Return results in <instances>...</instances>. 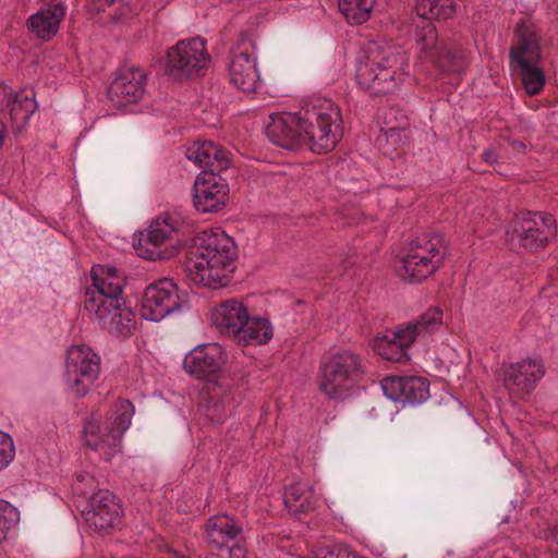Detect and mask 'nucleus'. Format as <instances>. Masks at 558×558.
<instances>
[{"label": "nucleus", "instance_id": "nucleus-32", "mask_svg": "<svg viewBox=\"0 0 558 558\" xmlns=\"http://www.w3.org/2000/svg\"><path fill=\"white\" fill-rule=\"evenodd\" d=\"M405 331L399 327L391 335H386L383 340L377 343L378 353L388 361L403 363L409 361L408 349L413 343H405Z\"/></svg>", "mask_w": 558, "mask_h": 558}, {"label": "nucleus", "instance_id": "nucleus-23", "mask_svg": "<svg viewBox=\"0 0 558 558\" xmlns=\"http://www.w3.org/2000/svg\"><path fill=\"white\" fill-rule=\"evenodd\" d=\"M246 306L235 299L221 302L213 313V322L221 335L235 341L248 318Z\"/></svg>", "mask_w": 558, "mask_h": 558}, {"label": "nucleus", "instance_id": "nucleus-50", "mask_svg": "<svg viewBox=\"0 0 558 558\" xmlns=\"http://www.w3.org/2000/svg\"><path fill=\"white\" fill-rule=\"evenodd\" d=\"M268 178L271 180L275 178V174H270Z\"/></svg>", "mask_w": 558, "mask_h": 558}, {"label": "nucleus", "instance_id": "nucleus-14", "mask_svg": "<svg viewBox=\"0 0 558 558\" xmlns=\"http://www.w3.org/2000/svg\"><path fill=\"white\" fill-rule=\"evenodd\" d=\"M229 186L221 175L199 173L194 183L193 203L199 213H215L227 204Z\"/></svg>", "mask_w": 558, "mask_h": 558}, {"label": "nucleus", "instance_id": "nucleus-31", "mask_svg": "<svg viewBox=\"0 0 558 558\" xmlns=\"http://www.w3.org/2000/svg\"><path fill=\"white\" fill-rule=\"evenodd\" d=\"M440 267L434 264L430 258L411 256V253L403 251L399 272L409 282H421L435 274Z\"/></svg>", "mask_w": 558, "mask_h": 558}, {"label": "nucleus", "instance_id": "nucleus-16", "mask_svg": "<svg viewBox=\"0 0 558 558\" xmlns=\"http://www.w3.org/2000/svg\"><path fill=\"white\" fill-rule=\"evenodd\" d=\"M381 389L387 398L403 403L420 404L429 398V381L421 376L386 377Z\"/></svg>", "mask_w": 558, "mask_h": 558}, {"label": "nucleus", "instance_id": "nucleus-24", "mask_svg": "<svg viewBox=\"0 0 558 558\" xmlns=\"http://www.w3.org/2000/svg\"><path fill=\"white\" fill-rule=\"evenodd\" d=\"M395 109H390L384 117V126L376 138V145L381 153L388 157H393L395 153L408 140L409 120L404 113H400V120L397 124L391 121L397 116Z\"/></svg>", "mask_w": 558, "mask_h": 558}, {"label": "nucleus", "instance_id": "nucleus-36", "mask_svg": "<svg viewBox=\"0 0 558 558\" xmlns=\"http://www.w3.org/2000/svg\"><path fill=\"white\" fill-rule=\"evenodd\" d=\"M376 0H339L338 7L347 21L351 24L366 22Z\"/></svg>", "mask_w": 558, "mask_h": 558}, {"label": "nucleus", "instance_id": "nucleus-38", "mask_svg": "<svg viewBox=\"0 0 558 558\" xmlns=\"http://www.w3.org/2000/svg\"><path fill=\"white\" fill-rule=\"evenodd\" d=\"M416 36L421 52L424 54V58L429 61L436 56L441 45L446 43L439 39L437 29L432 22L423 25Z\"/></svg>", "mask_w": 558, "mask_h": 558}, {"label": "nucleus", "instance_id": "nucleus-22", "mask_svg": "<svg viewBox=\"0 0 558 558\" xmlns=\"http://www.w3.org/2000/svg\"><path fill=\"white\" fill-rule=\"evenodd\" d=\"M83 435L86 446L99 451L106 461H110L121 450L122 438L116 435L108 423L89 420L84 425Z\"/></svg>", "mask_w": 558, "mask_h": 558}, {"label": "nucleus", "instance_id": "nucleus-5", "mask_svg": "<svg viewBox=\"0 0 558 558\" xmlns=\"http://www.w3.org/2000/svg\"><path fill=\"white\" fill-rule=\"evenodd\" d=\"M557 238V221L545 211H521L505 232L508 247L519 254L544 251Z\"/></svg>", "mask_w": 558, "mask_h": 558}, {"label": "nucleus", "instance_id": "nucleus-30", "mask_svg": "<svg viewBox=\"0 0 558 558\" xmlns=\"http://www.w3.org/2000/svg\"><path fill=\"white\" fill-rule=\"evenodd\" d=\"M7 109L16 129H23L37 109L34 90L24 88L13 93Z\"/></svg>", "mask_w": 558, "mask_h": 558}, {"label": "nucleus", "instance_id": "nucleus-34", "mask_svg": "<svg viewBox=\"0 0 558 558\" xmlns=\"http://www.w3.org/2000/svg\"><path fill=\"white\" fill-rule=\"evenodd\" d=\"M453 0H420L416 3V13L424 20H447L454 12Z\"/></svg>", "mask_w": 558, "mask_h": 558}, {"label": "nucleus", "instance_id": "nucleus-12", "mask_svg": "<svg viewBox=\"0 0 558 558\" xmlns=\"http://www.w3.org/2000/svg\"><path fill=\"white\" fill-rule=\"evenodd\" d=\"M82 513L90 529L107 534L120 523L123 511L113 493L99 489L89 496Z\"/></svg>", "mask_w": 558, "mask_h": 558}, {"label": "nucleus", "instance_id": "nucleus-11", "mask_svg": "<svg viewBox=\"0 0 558 558\" xmlns=\"http://www.w3.org/2000/svg\"><path fill=\"white\" fill-rule=\"evenodd\" d=\"M255 51V35L242 32L236 47L231 52L229 76L234 87L243 93H254L259 83Z\"/></svg>", "mask_w": 558, "mask_h": 558}, {"label": "nucleus", "instance_id": "nucleus-7", "mask_svg": "<svg viewBox=\"0 0 558 558\" xmlns=\"http://www.w3.org/2000/svg\"><path fill=\"white\" fill-rule=\"evenodd\" d=\"M206 45L201 36L179 40L167 50L165 74L175 82L205 75L211 62Z\"/></svg>", "mask_w": 558, "mask_h": 558}, {"label": "nucleus", "instance_id": "nucleus-20", "mask_svg": "<svg viewBox=\"0 0 558 558\" xmlns=\"http://www.w3.org/2000/svg\"><path fill=\"white\" fill-rule=\"evenodd\" d=\"M299 119L298 111L270 116V122L266 126L268 138L284 149L305 146Z\"/></svg>", "mask_w": 558, "mask_h": 558}, {"label": "nucleus", "instance_id": "nucleus-44", "mask_svg": "<svg viewBox=\"0 0 558 558\" xmlns=\"http://www.w3.org/2000/svg\"><path fill=\"white\" fill-rule=\"evenodd\" d=\"M225 548L228 549V558H247L246 537H242L241 542H233Z\"/></svg>", "mask_w": 558, "mask_h": 558}, {"label": "nucleus", "instance_id": "nucleus-26", "mask_svg": "<svg viewBox=\"0 0 558 558\" xmlns=\"http://www.w3.org/2000/svg\"><path fill=\"white\" fill-rule=\"evenodd\" d=\"M404 251L411 253V256H423L430 258L434 264L444 265L448 253L447 242L439 233H425L413 239L404 247Z\"/></svg>", "mask_w": 558, "mask_h": 558}, {"label": "nucleus", "instance_id": "nucleus-46", "mask_svg": "<svg viewBox=\"0 0 558 558\" xmlns=\"http://www.w3.org/2000/svg\"><path fill=\"white\" fill-rule=\"evenodd\" d=\"M507 150L510 155L523 156L525 155L526 145L521 141H510L508 142Z\"/></svg>", "mask_w": 558, "mask_h": 558}, {"label": "nucleus", "instance_id": "nucleus-10", "mask_svg": "<svg viewBox=\"0 0 558 558\" xmlns=\"http://www.w3.org/2000/svg\"><path fill=\"white\" fill-rule=\"evenodd\" d=\"M186 307L187 302L181 298L177 283L170 278H162L145 289L141 301V316L150 322H160Z\"/></svg>", "mask_w": 558, "mask_h": 558}, {"label": "nucleus", "instance_id": "nucleus-42", "mask_svg": "<svg viewBox=\"0 0 558 558\" xmlns=\"http://www.w3.org/2000/svg\"><path fill=\"white\" fill-rule=\"evenodd\" d=\"M315 558H362L345 546L320 548Z\"/></svg>", "mask_w": 558, "mask_h": 558}, {"label": "nucleus", "instance_id": "nucleus-8", "mask_svg": "<svg viewBox=\"0 0 558 558\" xmlns=\"http://www.w3.org/2000/svg\"><path fill=\"white\" fill-rule=\"evenodd\" d=\"M184 220L174 213H166L154 219L145 232H141L134 246L140 257L147 260L168 259L178 247L175 235L183 229Z\"/></svg>", "mask_w": 558, "mask_h": 558}, {"label": "nucleus", "instance_id": "nucleus-3", "mask_svg": "<svg viewBox=\"0 0 558 558\" xmlns=\"http://www.w3.org/2000/svg\"><path fill=\"white\" fill-rule=\"evenodd\" d=\"M408 64L399 48L372 43L356 65V82L373 96L393 93L403 81L402 69Z\"/></svg>", "mask_w": 558, "mask_h": 558}, {"label": "nucleus", "instance_id": "nucleus-45", "mask_svg": "<svg viewBox=\"0 0 558 558\" xmlns=\"http://www.w3.org/2000/svg\"><path fill=\"white\" fill-rule=\"evenodd\" d=\"M13 93L14 92L11 87L0 82V111H3L7 109V107H9Z\"/></svg>", "mask_w": 558, "mask_h": 558}, {"label": "nucleus", "instance_id": "nucleus-21", "mask_svg": "<svg viewBox=\"0 0 558 558\" xmlns=\"http://www.w3.org/2000/svg\"><path fill=\"white\" fill-rule=\"evenodd\" d=\"M244 535L243 522L227 513L213 515L205 523L206 542L219 550L233 542H241Z\"/></svg>", "mask_w": 558, "mask_h": 558}, {"label": "nucleus", "instance_id": "nucleus-27", "mask_svg": "<svg viewBox=\"0 0 558 558\" xmlns=\"http://www.w3.org/2000/svg\"><path fill=\"white\" fill-rule=\"evenodd\" d=\"M63 16L64 8L59 3L53 4L31 15L27 27L38 38L48 41L58 33Z\"/></svg>", "mask_w": 558, "mask_h": 558}, {"label": "nucleus", "instance_id": "nucleus-29", "mask_svg": "<svg viewBox=\"0 0 558 558\" xmlns=\"http://www.w3.org/2000/svg\"><path fill=\"white\" fill-rule=\"evenodd\" d=\"M442 324V311L437 306H430L416 319L401 326L405 331V343H414L416 337L426 335L438 329Z\"/></svg>", "mask_w": 558, "mask_h": 558}, {"label": "nucleus", "instance_id": "nucleus-41", "mask_svg": "<svg viewBox=\"0 0 558 558\" xmlns=\"http://www.w3.org/2000/svg\"><path fill=\"white\" fill-rule=\"evenodd\" d=\"M96 482L93 475L83 472L76 475L75 481L73 483V490L77 495L82 496H90L95 493Z\"/></svg>", "mask_w": 558, "mask_h": 558}, {"label": "nucleus", "instance_id": "nucleus-15", "mask_svg": "<svg viewBox=\"0 0 558 558\" xmlns=\"http://www.w3.org/2000/svg\"><path fill=\"white\" fill-rule=\"evenodd\" d=\"M509 58L515 64L542 62L541 34L534 23L522 20L515 25Z\"/></svg>", "mask_w": 558, "mask_h": 558}, {"label": "nucleus", "instance_id": "nucleus-2", "mask_svg": "<svg viewBox=\"0 0 558 558\" xmlns=\"http://www.w3.org/2000/svg\"><path fill=\"white\" fill-rule=\"evenodd\" d=\"M90 288L85 292V310L111 335L126 337L135 328V314L122 298L123 274L116 267L92 268Z\"/></svg>", "mask_w": 558, "mask_h": 558}, {"label": "nucleus", "instance_id": "nucleus-4", "mask_svg": "<svg viewBox=\"0 0 558 558\" xmlns=\"http://www.w3.org/2000/svg\"><path fill=\"white\" fill-rule=\"evenodd\" d=\"M304 145L316 154L332 150L340 136V109L331 100L317 99L298 111Z\"/></svg>", "mask_w": 558, "mask_h": 558}, {"label": "nucleus", "instance_id": "nucleus-6", "mask_svg": "<svg viewBox=\"0 0 558 558\" xmlns=\"http://www.w3.org/2000/svg\"><path fill=\"white\" fill-rule=\"evenodd\" d=\"M363 357L350 350L340 349L324 355L319 365V389L328 399H340L363 378Z\"/></svg>", "mask_w": 558, "mask_h": 558}, {"label": "nucleus", "instance_id": "nucleus-48", "mask_svg": "<svg viewBox=\"0 0 558 558\" xmlns=\"http://www.w3.org/2000/svg\"><path fill=\"white\" fill-rule=\"evenodd\" d=\"M396 111L398 112V113H397V116L391 118V121H392V123H393V124H397V123L399 122V120H400V113H403V112H402V111H400V110H396Z\"/></svg>", "mask_w": 558, "mask_h": 558}, {"label": "nucleus", "instance_id": "nucleus-40", "mask_svg": "<svg viewBox=\"0 0 558 558\" xmlns=\"http://www.w3.org/2000/svg\"><path fill=\"white\" fill-rule=\"evenodd\" d=\"M15 457V446L12 437L0 430V471L10 465Z\"/></svg>", "mask_w": 558, "mask_h": 558}, {"label": "nucleus", "instance_id": "nucleus-39", "mask_svg": "<svg viewBox=\"0 0 558 558\" xmlns=\"http://www.w3.org/2000/svg\"><path fill=\"white\" fill-rule=\"evenodd\" d=\"M20 513L10 502L0 499V543L7 539L8 533L16 525Z\"/></svg>", "mask_w": 558, "mask_h": 558}, {"label": "nucleus", "instance_id": "nucleus-18", "mask_svg": "<svg viewBox=\"0 0 558 558\" xmlns=\"http://www.w3.org/2000/svg\"><path fill=\"white\" fill-rule=\"evenodd\" d=\"M225 363V351L218 343H205L186 354L184 369L198 379L219 372Z\"/></svg>", "mask_w": 558, "mask_h": 558}, {"label": "nucleus", "instance_id": "nucleus-43", "mask_svg": "<svg viewBox=\"0 0 558 558\" xmlns=\"http://www.w3.org/2000/svg\"><path fill=\"white\" fill-rule=\"evenodd\" d=\"M204 415L213 423H220L225 417V403L220 399H210L204 408Z\"/></svg>", "mask_w": 558, "mask_h": 558}, {"label": "nucleus", "instance_id": "nucleus-49", "mask_svg": "<svg viewBox=\"0 0 558 558\" xmlns=\"http://www.w3.org/2000/svg\"><path fill=\"white\" fill-rule=\"evenodd\" d=\"M108 4H112L116 0H105Z\"/></svg>", "mask_w": 558, "mask_h": 558}, {"label": "nucleus", "instance_id": "nucleus-1", "mask_svg": "<svg viewBox=\"0 0 558 558\" xmlns=\"http://www.w3.org/2000/svg\"><path fill=\"white\" fill-rule=\"evenodd\" d=\"M236 257L231 236L220 229L204 230L192 238L183 266L193 283L217 289L230 282Z\"/></svg>", "mask_w": 558, "mask_h": 558}, {"label": "nucleus", "instance_id": "nucleus-37", "mask_svg": "<svg viewBox=\"0 0 558 558\" xmlns=\"http://www.w3.org/2000/svg\"><path fill=\"white\" fill-rule=\"evenodd\" d=\"M133 414V404L128 399H123L116 404V409L110 412L105 423H108L116 435L122 438L124 432L131 425Z\"/></svg>", "mask_w": 558, "mask_h": 558}, {"label": "nucleus", "instance_id": "nucleus-25", "mask_svg": "<svg viewBox=\"0 0 558 558\" xmlns=\"http://www.w3.org/2000/svg\"><path fill=\"white\" fill-rule=\"evenodd\" d=\"M283 501L289 512L301 519L313 512L318 505V497L308 483L296 482L286 487Z\"/></svg>", "mask_w": 558, "mask_h": 558}, {"label": "nucleus", "instance_id": "nucleus-35", "mask_svg": "<svg viewBox=\"0 0 558 558\" xmlns=\"http://www.w3.org/2000/svg\"><path fill=\"white\" fill-rule=\"evenodd\" d=\"M541 62H522L515 64L526 93L531 96L538 95L545 85V73Z\"/></svg>", "mask_w": 558, "mask_h": 558}, {"label": "nucleus", "instance_id": "nucleus-47", "mask_svg": "<svg viewBox=\"0 0 558 558\" xmlns=\"http://www.w3.org/2000/svg\"><path fill=\"white\" fill-rule=\"evenodd\" d=\"M497 153L494 148H487L483 151L482 158L487 163H496L497 162Z\"/></svg>", "mask_w": 558, "mask_h": 558}, {"label": "nucleus", "instance_id": "nucleus-13", "mask_svg": "<svg viewBox=\"0 0 558 558\" xmlns=\"http://www.w3.org/2000/svg\"><path fill=\"white\" fill-rule=\"evenodd\" d=\"M146 73L140 66L124 63L108 87V96L117 106L137 102L145 90Z\"/></svg>", "mask_w": 558, "mask_h": 558}, {"label": "nucleus", "instance_id": "nucleus-9", "mask_svg": "<svg viewBox=\"0 0 558 558\" xmlns=\"http://www.w3.org/2000/svg\"><path fill=\"white\" fill-rule=\"evenodd\" d=\"M100 374V356L85 344L68 349L64 380L69 391L76 398L85 397Z\"/></svg>", "mask_w": 558, "mask_h": 558}, {"label": "nucleus", "instance_id": "nucleus-33", "mask_svg": "<svg viewBox=\"0 0 558 558\" xmlns=\"http://www.w3.org/2000/svg\"><path fill=\"white\" fill-rule=\"evenodd\" d=\"M444 73H462L466 68L464 51L445 43L430 60Z\"/></svg>", "mask_w": 558, "mask_h": 558}, {"label": "nucleus", "instance_id": "nucleus-19", "mask_svg": "<svg viewBox=\"0 0 558 558\" xmlns=\"http://www.w3.org/2000/svg\"><path fill=\"white\" fill-rule=\"evenodd\" d=\"M185 156L202 169L201 173L220 175L230 166L229 153L211 141H197L190 145Z\"/></svg>", "mask_w": 558, "mask_h": 558}, {"label": "nucleus", "instance_id": "nucleus-17", "mask_svg": "<svg viewBox=\"0 0 558 558\" xmlns=\"http://www.w3.org/2000/svg\"><path fill=\"white\" fill-rule=\"evenodd\" d=\"M544 374L545 367L542 360L524 359L509 364L504 369V383L510 391L530 395Z\"/></svg>", "mask_w": 558, "mask_h": 558}, {"label": "nucleus", "instance_id": "nucleus-28", "mask_svg": "<svg viewBox=\"0 0 558 558\" xmlns=\"http://www.w3.org/2000/svg\"><path fill=\"white\" fill-rule=\"evenodd\" d=\"M274 336V327L267 317L248 316L234 342L240 345H263Z\"/></svg>", "mask_w": 558, "mask_h": 558}]
</instances>
